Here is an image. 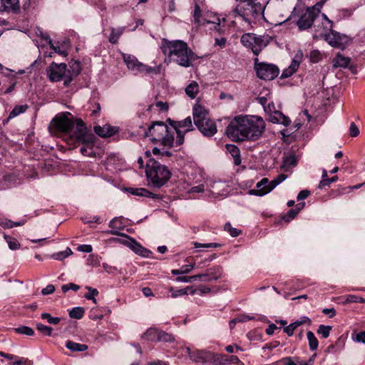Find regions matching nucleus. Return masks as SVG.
Segmentation results:
<instances>
[{
	"label": "nucleus",
	"mask_w": 365,
	"mask_h": 365,
	"mask_svg": "<svg viewBox=\"0 0 365 365\" xmlns=\"http://www.w3.org/2000/svg\"><path fill=\"white\" fill-rule=\"evenodd\" d=\"M264 110L269 115V121L273 123H280L284 126H288L291 123V120L287 116L276 110L273 102L267 103L264 107Z\"/></svg>",
	"instance_id": "11"
},
{
	"label": "nucleus",
	"mask_w": 365,
	"mask_h": 365,
	"mask_svg": "<svg viewBox=\"0 0 365 365\" xmlns=\"http://www.w3.org/2000/svg\"><path fill=\"white\" fill-rule=\"evenodd\" d=\"M272 40L268 35L257 36L252 33L244 34L240 38L241 43L246 48H250L255 56H258Z\"/></svg>",
	"instance_id": "8"
},
{
	"label": "nucleus",
	"mask_w": 365,
	"mask_h": 365,
	"mask_svg": "<svg viewBox=\"0 0 365 365\" xmlns=\"http://www.w3.org/2000/svg\"><path fill=\"white\" fill-rule=\"evenodd\" d=\"M28 108H29V106L26 104L16 106L13 108V110L10 112L9 118H15L17 115L25 113Z\"/></svg>",
	"instance_id": "36"
},
{
	"label": "nucleus",
	"mask_w": 365,
	"mask_h": 365,
	"mask_svg": "<svg viewBox=\"0 0 365 365\" xmlns=\"http://www.w3.org/2000/svg\"><path fill=\"white\" fill-rule=\"evenodd\" d=\"M269 181L267 178H262L259 182L257 183V188L256 190H252L250 191V193L252 195H257V196H262L263 195H259L257 194L258 192H262L267 190L269 187Z\"/></svg>",
	"instance_id": "29"
},
{
	"label": "nucleus",
	"mask_w": 365,
	"mask_h": 365,
	"mask_svg": "<svg viewBox=\"0 0 365 365\" xmlns=\"http://www.w3.org/2000/svg\"><path fill=\"white\" fill-rule=\"evenodd\" d=\"M202 275L196 274L193 276H182L178 277L176 281L178 282L191 283L197 279H201Z\"/></svg>",
	"instance_id": "44"
},
{
	"label": "nucleus",
	"mask_w": 365,
	"mask_h": 365,
	"mask_svg": "<svg viewBox=\"0 0 365 365\" xmlns=\"http://www.w3.org/2000/svg\"><path fill=\"white\" fill-rule=\"evenodd\" d=\"M160 49L164 55L182 67H190L195 60V54L187 43L180 41H169L163 38Z\"/></svg>",
	"instance_id": "2"
},
{
	"label": "nucleus",
	"mask_w": 365,
	"mask_h": 365,
	"mask_svg": "<svg viewBox=\"0 0 365 365\" xmlns=\"http://www.w3.org/2000/svg\"><path fill=\"white\" fill-rule=\"evenodd\" d=\"M88 292L85 294V297L88 300H92L94 303H96V296L98 294V291L96 289H93L91 287H86Z\"/></svg>",
	"instance_id": "46"
},
{
	"label": "nucleus",
	"mask_w": 365,
	"mask_h": 365,
	"mask_svg": "<svg viewBox=\"0 0 365 365\" xmlns=\"http://www.w3.org/2000/svg\"><path fill=\"white\" fill-rule=\"evenodd\" d=\"M240 363V360L237 356L223 354V365L238 364Z\"/></svg>",
	"instance_id": "39"
},
{
	"label": "nucleus",
	"mask_w": 365,
	"mask_h": 365,
	"mask_svg": "<svg viewBox=\"0 0 365 365\" xmlns=\"http://www.w3.org/2000/svg\"><path fill=\"white\" fill-rule=\"evenodd\" d=\"M55 292V287L53 284H48L42 289L41 294L43 295L51 294Z\"/></svg>",
	"instance_id": "60"
},
{
	"label": "nucleus",
	"mask_w": 365,
	"mask_h": 365,
	"mask_svg": "<svg viewBox=\"0 0 365 365\" xmlns=\"http://www.w3.org/2000/svg\"><path fill=\"white\" fill-rule=\"evenodd\" d=\"M194 267H195L194 264H188L182 265L180 267L181 272L182 274L190 273L194 269Z\"/></svg>",
	"instance_id": "62"
},
{
	"label": "nucleus",
	"mask_w": 365,
	"mask_h": 365,
	"mask_svg": "<svg viewBox=\"0 0 365 365\" xmlns=\"http://www.w3.org/2000/svg\"><path fill=\"white\" fill-rule=\"evenodd\" d=\"M159 332L160 330L155 328H150L144 333L143 337L149 341H158Z\"/></svg>",
	"instance_id": "34"
},
{
	"label": "nucleus",
	"mask_w": 365,
	"mask_h": 365,
	"mask_svg": "<svg viewBox=\"0 0 365 365\" xmlns=\"http://www.w3.org/2000/svg\"><path fill=\"white\" fill-rule=\"evenodd\" d=\"M350 58L349 57L338 53L333 60V65L334 67L346 68L348 66Z\"/></svg>",
	"instance_id": "30"
},
{
	"label": "nucleus",
	"mask_w": 365,
	"mask_h": 365,
	"mask_svg": "<svg viewBox=\"0 0 365 365\" xmlns=\"http://www.w3.org/2000/svg\"><path fill=\"white\" fill-rule=\"evenodd\" d=\"M123 58L127 66L128 70L133 72L135 75L144 74L148 75L150 73H159V67H150L143 64L138 61L137 58L130 54H123Z\"/></svg>",
	"instance_id": "9"
},
{
	"label": "nucleus",
	"mask_w": 365,
	"mask_h": 365,
	"mask_svg": "<svg viewBox=\"0 0 365 365\" xmlns=\"http://www.w3.org/2000/svg\"><path fill=\"white\" fill-rule=\"evenodd\" d=\"M303 58V52L302 50L297 51L294 55L290 66L282 71L281 78H288L297 71L299 66Z\"/></svg>",
	"instance_id": "17"
},
{
	"label": "nucleus",
	"mask_w": 365,
	"mask_h": 365,
	"mask_svg": "<svg viewBox=\"0 0 365 365\" xmlns=\"http://www.w3.org/2000/svg\"><path fill=\"white\" fill-rule=\"evenodd\" d=\"M298 214V210L295 209H291L288 211L287 215L284 217L285 221L289 222L294 219L296 215Z\"/></svg>",
	"instance_id": "56"
},
{
	"label": "nucleus",
	"mask_w": 365,
	"mask_h": 365,
	"mask_svg": "<svg viewBox=\"0 0 365 365\" xmlns=\"http://www.w3.org/2000/svg\"><path fill=\"white\" fill-rule=\"evenodd\" d=\"M1 11L16 13L19 9V0H1Z\"/></svg>",
	"instance_id": "19"
},
{
	"label": "nucleus",
	"mask_w": 365,
	"mask_h": 365,
	"mask_svg": "<svg viewBox=\"0 0 365 365\" xmlns=\"http://www.w3.org/2000/svg\"><path fill=\"white\" fill-rule=\"evenodd\" d=\"M125 29V27H119L118 29L111 28V33L108 38V41L112 44H115L118 43L119 38L123 34Z\"/></svg>",
	"instance_id": "28"
},
{
	"label": "nucleus",
	"mask_w": 365,
	"mask_h": 365,
	"mask_svg": "<svg viewBox=\"0 0 365 365\" xmlns=\"http://www.w3.org/2000/svg\"><path fill=\"white\" fill-rule=\"evenodd\" d=\"M227 43V39L224 37L221 38H216L215 39V46H217L220 47L221 48H223L225 47Z\"/></svg>",
	"instance_id": "61"
},
{
	"label": "nucleus",
	"mask_w": 365,
	"mask_h": 365,
	"mask_svg": "<svg viewBox=\"0 0 365 365\" xmlns=\"http://www.w3.org/2000/svg\"><path fill=\"white\" fill-rule=\"evenodd\" d=\"M233 13L235 14V16H240L242 17L243 20H245L246 22L250 24V21L248 20L247 18L245 17V15H247V14L242 12V8L240 6H236V8L233 10Z\"/></svg>",
	"instance_id": "55"
},
{
	"label": "nucleus",
	"mask_w": 365,
	"mask_h": 365,
	"mask_svg": "<svg viewBox=\"0 0 365 365\" xmlns=\"http://www.w3.org/2000/svg\"><path fill=\"white\" fill-rule=\"evenodd\" d=\"M132 193L135 195L143 196V197H151V198H155L157 196L156 195L152 193L151 192L148 191L145 188L136 189Z\"/></svg>",
	"instance_id": "42"
},
{
	"label": "nucleus",
	"mask_w": 365,
	"mask_h": 365,
	"mask_svg": "<svg viewBox=\"0 0 365 365\" xmlns=\"http://www.w3.org/2000/svg\"><path fill=\"white\" fill-rule=\"evenodd\" d=\"M225 230L229 232L232 237H237L241 233L240 230L232 227L231 224L229 222L225 225Z\"/></svg>",
	"instance_id": "48"
},
{
	"label": "nucleus",
	"mask_w": 365,
	"mask_h": 365,
	"mask_svg": "<svg viewBox=\"0 0 365 365\" xmlns=\"http://www.w3.org/2000/svg\"><path fill=\"white\" fill-rule=\"evenodd\" d=\"M299 327V323H297L296 322L291 323L289 325L286 327L284 329V331L288 335V336H292L294 334V330Z\"/></svg>",
	"instance_id": "52"
},
{
	"label": "nucleus",
	"mask_w": 365,
	"mask_h": 365,
	"mask_svg": "<svg viewBox=\"0 0 365 365\" xmlns=\"http://www.w3.org/2000/svg\"><path fill=\"white\" fill-rule=\"evenodd\" d=\"M192 16L196 23L199 24L201 19V9L197 4H195Z\"/></svg>",
	"instance_id": "53"
},
{
	"label": "nucleus",
	"mask_w": 365,
	"mask_h": 365,
	"mask_svg": "<svg viewBox=\"0 0 365 365\" xmlns=\"http://www.w3.org/2000/svg\"><path fill=\"white\" fill-rule=\"evenodd\" d=\"M331 330V326H325V325L321 324L319 326V328L317 329V333L319 334H321L323 338L326 339L329 336Z\"/></svg>",
	"instance_id": "45"
},
{
	"label": "nucleus",
	"mask_w": 365,
	"mask_h": 365,
	"mask_svg": "<svg viewBox=\"0 0 365 365\" xmlns=\"http://www.w3.org/2000/svg\"><path fill=\"white\" fill-rule=\"evenodd\" d=\"M199 85L195 81H191L185 88V93L192 99L195 98L196 96L199 93Z\"/></svg>",
	"instance_id": "27"
},
{
	"label": "nucleus",
	"mask_w": 365,
	"mask_h": 365,
	"mask_svg": "<svg viewBox=\"0 0 365 365\" xmlns=\"http://www.w3.org/2000/svg\"><path fill=\"white\" fill-rule=\"evenodd\" d=\"M199 275H202L201 279L204 282L216 281L220 277V268L212 267L208 269L205 273L199 274Z\"/></svg>",
	"instance_id": "22"
},
{
	"label": "nucleus",
	"mask_w": 365,
	"mask_h": 365,
	"mask_svg": "<svg viewBox=\"0 0 365 365\" xmlns=\"http://www.w3.org/2000/svg\"><path fill=\"white\" fill-rule=\"evenodd\" d=\"M109 227L112 228L110 230H108L106 232L107 234H110L113 235H121L123 234L120 233V230H122L125 227V225L123 222L122 217H114L109 222Z\"/></svg>",
	"instance_id": "18"
},
{
	"label": "nucleus",
	"mask_w": 365,
	"mask_h": 365,
	"mask_svg": "<svg viewBox=\"0 0 365 365\" xmlns=\"http://www.w3.org/2000/svg\"><path fill=\"white\" fill-rule=\"evenodd\" d=\"M192 115L195 125L204 136L212 137L217 133L216 124L210 119L205 107L198 103L195 104Z\"/></svg>",
	"instance_id": "5"
},
{
	"label": "nucleus",
	"mask_w": 365,
	"mask_h": 365,
	"mask_svg": "<svg viewBox=\"0 0 365 365\" xmlns=\"http://www.w3.org/2000/svg\"><path fill=\"white\" fill-rule=\"evenodd\" d=\"M317 16V14L314 9L307 8L304 11H302L299 19L297 21V25L299 30H305L309 29L315 19Z\"/></svg>",
	"instance_id": "15"
},
{
	"label": "nucleus",
	"mask_w": 365,
	"mask_h": 365,
	"mask_svg": "<svg viewBox=\"0 0 365 365\" xmlns=\"http://www.w3.org/2000/svg\"><path fill=\"white\" fill-rule=\"evenodd\" d=\"M226 149L232 156L235 165H239L241 163L240 151L239 148L235 145L227 144L226 145Z\"/></svg>",
	"instance_id": "25"
},
{
	"label": "nucleus",
	"mask_w": 365,
	"mask_h": 365,
	"mask_svg": "<svg viewBox=\"0 0 365 365\" xmlns=\"http://www.w3.org/2000/svg\"><path fill=\"white\" fill-rule=\"evenodd\" d=\"M73 254L72 250L67 247L66 250L58 252L56 253H53L51 255V258L56 259V260H63V259L68 257V256L71 255Z\"/></svg>",
	"instance_id": "38"
},
{
	"label": "nucleus",
	"mask_w": 365,
	"mask_h": 365,
	"mask_svg": "<svg viewBox=\"0 0 365 365\" xmlns=\"http://www.w3.org/2000/svg\"><path fill=\"white\" fill-rule=\"evenodd\" d=\"M41 317L42 319L46 320L48 323L53 325L58 324L61 320L60 317H53L46 312L42 313Z\"/></svg>",
	"instance_id": "40"
},
{
	"label": "nucleus",
	"mask_w": 365,
	"mask_h": 365,
	"mask_svg": "<svg viewBox=\"0 0 365 365\" xmlns=\"http://www.w3.org/2000/svg\"><path fill=\"white\" fill-rule=\"evenodd\" d=\"M71 69L67 68L65 63H56L53 62L48 67L46 72L49 80L52 82L63 81V84L68 86L73 78L81 72L80 64L78 62L70 65Z\"/></svg>",
	"instance_id": "4"
},
{
	"label": "nucleus",
	"mask_w": 365,
	"mask_h": 365,
	"mask_svg": "<svg viewBox=\"0 0 365 365\" xmlns=\"http://www.w3.org/2000/svg\"><path fill=\"white\" fill-rule=\"evenodd\" d=\"M170 292H171V296L173 298L178 297L181 295H185L187 294V292L184 289H178L175 290L173 287L170 289Z\"/></svg>",
	"instance_id": "58"
},
{
	"label": "nucleus",
	"mask_w": 365,
	"mask_h": 365,
	"mask_svg": "<svg viewBox=\"0 0 365 365\" xmlns=\"http://www.w3.org/2000/svg\"><path fill=\"white\" fill-rule=\"evenodd\" d=\"M287 178V175L285 174H280L276 178L270 181L269 187L267 188L266 190L262 192H258L259 195H266L271 192L274 187H276L279 184L282 182Z\"/></svg>",
	"instance_id": "26"
},
{
	"label": "nucleus",
	"mask_w": 365,
	"mask_h": 365,
	"mask_svg": "<svg viewBox=\"0 0 365 365\" xmlns=\"http://www.w3.org/2000/svg\"><path fill=\"white\" fill-rule=\"evenodd\" d=\"M172 129H173L174 133H177L175 140L176 145H182L184 142L185 133L193 130L191 117L188 116L183 120L174 122V123L172 124Z\"/></svg>",
	"instance_id": "10"
},
{
	"label": "nucleus",
	"mask_w": 365,
	"mask_h": 365,
	"mask_svg": "<svg viewBox=\"0 0 365 365\" xmlns=\"http://www.w3.org/2000/svg\"><path fill=\"white\" fill-rule=\"evenodd\" d=\"M359 134V129L354 123H351L349 127V135L351 137H356Z\"/></svg>",
	"instance_id": "57"
},
{
	"label": "nucleus",
	"mask_w": 365,
	"mask_h": 365,
	"mask_svg": "<svg viewBox=\"0 0 365 365\" xmlns=\"http://www.w3.org/2000/svg\"><path fill=\"white\" fill-rule=\"evenodd\" d=\"M84 312L83 307H76L69 312V317L72 319H80L83 317Z\"/></svg>",
	"instance_id": "37"
},
{
	"label": "nucleus",
	"mask_w": 365,
	"mask_h": 365,
	"mask_svg": "<svg viewBox=\"0 0 365 365\" xmlns=\"http://www.w3.org/2000/svg\"><path fill=\"white\" fill-rule=\"evenodd\" d=\"M14 330L17 334H24L26 336H33L34 334V331L33 329L26 326H20L16 328Z\"/></svg>",
	"instance_id": "43"
},
{
	"label": "nucleus",
	"mask_w": 365,
	"mask_h": 365,
	"mask_svg": "<svg viewBox=\"0 0 365 365\" xmlns=\"http://www.w3.org/2000/svg\"><path fill=\"white\" fill-rule=\"evenodd\" d=\"M186 352L191 360L203 365H223V354L206 350L191 351L190 347H185Z\"/></svg>",
	"instance_id": "7"
},
{
	"label": "nucleus",
	"mask_w": 365,
	"mask_h": 365,
	"mask_svg": "<svg viewBox=\"0 0 365 365\" xmlns=\"http://www.w3.org/2000/svg\"><path fill=\"white\" fill-rule=\"evenodd\" d=\"M145 158H146L145 173L148 180L153 187H161L170 178V170L161 162L153 158L150 151L145 152Z\"/></svg>",
	"instance_id": "3"
},
{
	"label": "nucleus",
	"mask_w": 365,
	"mask_h": 365,
	"mask_svg": "<svg viewBox=\"0 0 365 365\" xmlns=\"http://www.w3.org/2000/svg\"><path fill=\"white\" fill-rule=\"evenodd\" d=\"M271 365H297L291 357H284L277 361L273 362Z\"/></svg>",
	"instance_id": "49"
},
{
	"label": "nucleus",
	"mask_w": 365,
	"mask_h": 365,
	"mask_svg": "<svg viewBox=\"0 0 365 365\" xmlns=\"http://www.w3.org/2000/svg\"><path fill=\"white\" fill-rule=\"evenodd\" d=\"M36 329L45 336H50L52 334L53 329L51 327L44 325L41 323L36 324Z\"/></svg>",
	"instance_id": "41"
},
{
	"label": "nucleus",
	"mask_w": 365,
	"mask_h": 365,
	"mask_svg": "<svg viewBox=\"0 0 365 365\" xmlns=\"http://www.w3.org/2000/svg\"><path fill=\"white\" fill-rule=\"evenodd\" d=\"M255 319V317H251V316L243 314V315H240V316L237 317V318L234 319L233 320H232L230 322V323L235 324L237 322H245L249 320H252Z\"/></svg>",
	"instance_id": "54"
},
{
	"label": "nucleus",
	"mask_w": 365,
	"mask_h": 365,
	"mask_svg": "<svg viewBox=\"0 0 365 365\" xmlns=\"http://www.w3.org/2000/svg\"><path fill=\"white\" fill-rule=\"evenodd\" d=\"M307 339L309 341V346L311 351H315L318 348L319 342L317 339L316 338L314 334L309 331L307 333Z\"/></svg>",
	"instance_id": "35"
},
{
	"label": "nucleus",
	"mask_w": 365,
	"mask_h": 365,
	"mask_svg": "<svg viewBox=\"0 0 365 365\" xmlns=\"http://www.w3.org/2000/svg\"><path fill=\"white\" fill-rule=\"evenodd\" d=\"M93 136H94L93 134L88 133L87 128L83 122L81 120H76V128L71 138L76 142L81 143L88 139H91Z\"/></svg>",
	"instance_id": "16"
},
{
	"label": "nucleus",
	"mask_w": 365,
	"mask_h": 365,
	"mask_svg": "<svg viewBox=\"0 0 365 365\" xmlns=\"http://www.w3.org/2000/svg\"><path fill=\"white\" fill-rule=\"evenodd\" d=\"M194 246L195 248H210V247H216L217 246V244L216 243H199V242H194Z\"/></svg>",
	"instance_id": "59"
},
{
	"label": "nucleus",
	"mask_w": 365,
	"mask_h": 365,
	"mask_svg": "<svg viewBox=\"0 0 365 365\" xmlns=\"http://www.w3.org/2000/svg\"><path fill=\"white\" fill-rule=\"evenodd\" d=\"M42 38L48 41V43L50 45L51 48H52L56 53H58L63 56L67 55L66 49L68 47V41H64L62 43L61 46H55L52 43V41L50 39L49 36L48 34H42Z\"/></svg>",
	"instance_id": "24"
},
{
	"label": "nucleus",
	"mask_w": 365,
	"mask_h": 365,
	"mask_svg": "<svg viewBox=\"0 0 365 365\" xmlns=\"http://www.w3.org/2000/svg\"><path fill=\"white\" fill-rule=\"evenodd\" d=\"M71 115V113H68V115L56 116L51 122L52 126L58 132L67 133L70 131L74 127L73 120L68 117Z\"/></svg>",
	"instance_id": "14"
},
{
	"label": "nucleus",
	"mask_w": 365,
	"mask_h": 365,
	"mask_svg": "<svg viewBox=\"0 0 365 365\" xmlns=\"http://www.w3.org/2000/svg\"><path fill=\"white\" fill-rule=\"evenodd\" d=\"M66 347L71 351H84L88 349V346L84 344H78L72 341H68L66 344Z\"/></svg>",
	"instance_id": "32"
},
{
	"label": "nucleus",
	"mask_w": 365,
	"mask_h": 365,
	"mask_svg": "<svg viewBox=\"0 0 365 365\" xmlns=\"http://www.w3.org/2000/svg\"><path fill=\"white\" fill-rule=\"evenodd\" d=\"M94 130L98 135L103 138L110 137L117 132L116 128L110 125L95 126Z\"/></svg>",
	"instance_id": "23"
},
{
	"label": "nucleus",
	"mask_w": 365,
	"mask_h": 365,
	"mask_svg": "<svg viewBox=\"0 0 365 365\" xmlns=\"http://www.w3.org/2000/svg\"><path fill=\"white\" fill-rule=\"evenodd\" d=\"M24 223H25L24 220L17 222H14L11 220H6L5 222H1L0 225H1L4 227L11 228V227H14V226H21V225H24Z\"/></svg>",
	"instance_id": "51"
},
{
	"label": "nucleus",
	"mask_w": 365,
	"mask_h": 365,
	"mask_svg": "<svg viewBox=\"0 0 365 365\" xmlns=\"http://www.w3.org/2000/svg\"><path fill=\"white\" fill-rule=\"evenodd\" d=\"M173 340H174V338L172 334L160 330L159 336H158V341L169 342V341H172Z\"/></svg>",
	"instance_id": "47"
},
{
	"label": "nucleus",
	"mask_w": 365,
	"mask_h": 365,
	"mask_svg": "<svg viewBox=\"0 0 365 365\" xmlns=\"http://www.w3.org/2000/svg\"><path fill=\"white\" fill-rule=\"evenodd\" d=\"M356 340L359 342L365 344V331H361L356 336Z\"/></svg>",
	"instance_id": "64"
},
{
	"label": "nucleus",
	"mask_w": 365,
	"mask_h": 365,
	"mask_svg": "<svg viewBox=\"0 0 365 365\" xmlns=\"http://www.w3.org/2000/svg\"><path fill=\"white\" fill-rule=\"evenodd\" d=\"M5 239L6 240V242L9 245V247L11 250H15L19 248L20 244L16 239L11 238L8 236H5Z\"/></svg>",
	"instance_id": "50"
},
{
	"label": "nucleus",
	"mask_w": 365,
	"mask_h": 365,
	"mask_svg": "<svg viewBox=\"0 0 365 365\" xmlns=\"http://www.w3.org/2000/svg\"><path fill=\"white\" fill-rule=\"evenodd\" d=\"M325 39L333 47L339 48L343 44L342 36L335 31H331L327 34L325 36Z\"/></svg>",
	"instance_id": "20"
},
{
	"label": "nucleus",
	"mask_w": 365,
	"mask_h": 365,
	"mask_svg": "<svg viewBox=\"0 0 365 365\" xmlns=\"http://www.w3.org/2000/svg\"><path fill=\"white\" fill-rule=\"evenodd\" d=\"M338 180V176L335 175L331 179H329L328 174L326 170H322V180L319 182L318 187L322 189L325 186H329L331 183L336 182Z\"/></svg>",
	"instance_id": "31"
},
{
	"label": "nucleus",
	"mask_w": 365,
	"mask_h": 365,
	"mask_svg": "<svg viewBox=\"0 0 365 365\" xmlns=\"http://www.w3.org/2000/svg\"><path fill=\"white\" fill-rule=\"evenodd\" d=\"M309 194H310V192L307 190H302L299 192L297 199L299 201L302 200H304L309 195Z\"/></svg>",
	"instance_id": "63"
},
{
	"label": "nucleus",
	"mask_w": 365,
	"mask_h": 365,
	"mask_svg": "<svg viewBox=\"0 0 365 365\" xmlns=\"http://www.w3.org/2000/svg\"><path fill=\"white\" fill-rule=\"evenodd\" d=\"M95 136L88 139L84 142L81 143L82 144L80 151L84 156L91 157L95 154L93 150Z\"/></svg>",
	"instance_id": "21"
},
{
	"label": "nucleus",
	"mask_w": 365,
	"mask_h": 365,
	"mask_svg": "<svg viewBox=\"0 0 365 365\" xmlns=\"http://www.w3.org/2000/svg\"><path fill=\"white\" fill-rule=\"evenodd\" d=\"M297 164V158L292 153H289L288 155L283 157V163L282 167L284 168H289L290 166H294Z\"/></svg>",
	"instance_id": "33"
},
{
	"label": "nucleus",
	"mask_w": 365,
	"mask_h": 365,
	"mask_svg": "<svg viewBox=\"0 0 365 365\" xmlns=\"http://www.w3.org/2000/svg\"><path fill=\"white\" fill-rule=\"evenodd\" d=\"M265 130L263 119L256 115L238 116L226 129L227 135L233 141L258 140Z\"/></svg>",
	"instance_id": "1"
},
{
	"label": "nucleus",
	"mask_w": 365,
	"mask_h": 365,
	"mask_svg": "<svg viewBox=\"0 0 365 365\" xmlns=\"http://www.w3.org/2000/svg\"><path fill=\"white\" fill-rule=\"evenodd\" d=\"M145 136L153 142H160L165 146L172 147L175 142L173 129L162 121L152 123L145 132Z\"/></svg>",
	"instance_id": "6"
},
{
	"label": "nucleus",
	"mask_w": 365,
	"mask_h": 365,
	"mask_svg": "<svg viewBox=\"0 0 365 365\" xmlns=\"http://www.w3.org/2000/svg\"><path fill=\"white\" fill-rule=\"evenodd\" d=\"M256 72L259 78L270 81L279 75V71L275 65L262 63L256 66Z\"/></svg>",
	"instance_id": "12"
},
{
	"label": "nucleus",
	"mask_w": 365,
	"mask_h": 365,
	"mask_svg": "<svg viewBox=\"0 0 365 365\" xmlns=\"http://www.w3.org/2000/svg\"><path fill=\"white\" fill-rule=\"evenodd\" d=\"M122 237L123 239L113 238L112 240L128 246L135 254L142 257H148L150 251L140 245L136 240L127 235H122Z\"/></svg>",
	"instance_id": "13"
}]
</instances>
